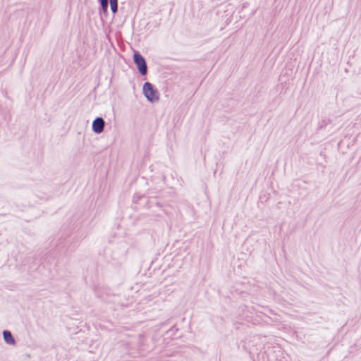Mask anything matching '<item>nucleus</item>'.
<instances>
[{"label":"nucleus","mask_w":361,"mask_h":361,"mask_svg":"<svg viewBox=\"0 0 361 361\" xmlns=\"http://www.w3.org/2000/svg\"><path fill=\"white\" fill-rule=\"evenodd\" d=\"M142 90L144 95L148 101L154 102L159 100V93L153 88V86L150 82H145Z\"/></svg>","instance_id":"obj_1"},{"label":"nucleus","mask_w":361,"mask_h":361,"mask_svg":"<svg viewBox=\"0 0 361 361\" xmlns=\"http://www.w3.org/2000/svg\"><path fill=\"white\" fill-rule=\"evenodd\" d=\"M133 60L139 73L142 75H146L147 66L145 58L139 52H135L133 55Z\"/></svg>","instance_id":"obj_2"},{"label":"nucleus","mask_w":361,"mask_h":361,"mask_svg":"<svg viewBox=\"0 0 361 361\" xmlns=\"http://www.w3.org/2000/svg\"><path fill=\"white\" fill-rule=\"evenodd\" d=\"M104 121L102 117H97L92 124V131L97 134L101 133L104 130Z\"/></svg>","instance_id":"obj_3"},{"label":"nucleus","mask_w":361,"mask_h":361,"mask_svg":"<svg viewBox=\"0 0 361 361\" xmlns=\"http://www.w3.org/2000/svg\"><path fill=\"white\" fill-rule=\"evenodd\" d=\"M3 338L4 342L8 345H16V341L14 338L13 337L11 331L8 330L3 331Z\"/></svg>","instance_id":"obj_4"},{"label":"nucleus","mask_w":361,"mask_h":361,"mask_svg":"<svg viewBox=\"0 0 361 361\" xmlns=\"http://www.w3.org/2000/svg\"><path fill=\"white\" fill-rule=\"evenodd\" d=\"M102 13L106 15L108 12V0H99Z\"/></svg>","instance_id":"obj_5"},{"label":"nucleus","mask_w":361,"mask_h":361,"mask_svg":"<svg viewBox=\"0 0 361 361\" xmlns=\"http://www.w3.org/2000/svg\"><path fill=\"white\" fill-rule=\"evenodd\" d=\"M111 12L115 14L118 11V0H109Z\"/></svg>","instance_id":"obj_6"}]
</instances>
